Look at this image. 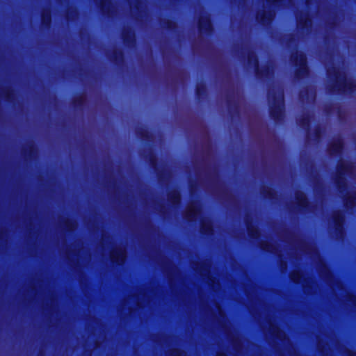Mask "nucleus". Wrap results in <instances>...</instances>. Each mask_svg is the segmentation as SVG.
I'll list each match as a JSON object with an SVG mask.
<instances>
[{
    "mask_svg": "<svg viewBox=\"0 0 356 356\" xmlns=\"http://www.w3.org/2000/svg\"><path fill=\"white\" fill-rule=\"evenodd\" d=\"M275 13L271 9L258 13L257 19L263 25L270 24L274 19Z\"/></svg>",
    "mask_w": 356,
    "mask_h": 356,
    "instance_id": "obj_11",
    "label": "nucleus"
},
{
    "mask_svg": "<svg viewBox=\"0 0 356 356\" xmlns=\"http://www.w3.org/2000/svg\"><path fill=\"white\" fill-rule=\"evenodd\" d=\"M270 4L276 3L280 6H288L291 3V0H266Z\"/></svg>",
    "mask_w": 356,
    "mask_h": 356,
    "instance_id": "obj_22",
    "label": "nucleus"
},
{
    "mask_svg": "<svg viewBox=\"0 0 356 356\" xmlns=\"http://www.w3.org/2000/svg\"><path fill=\"white\" fill-rule=\"evenodd\" d=\"M296 18L298 29H302L303 32L308 31L312 26V20L308 13L297 15Z\"/></svg>",
    "mask_w": 356,
    "mask_h": 356,
    "instance_id": "obj_9",
    "label": "nucleus"
},
{
    "mask_svg": "<svg viewBox=\"0 0 356 356\" xmlns=\"http://www.w3.org/2000/svg\"><path fill=\"white\" fill-rule=\"evenodd\" d=\"M327 74L330 79L334 82V91L339 92H350L353 91L356 87L355 81L348 79L346 74L339 69L333 67L327 68Z\"/></svg>",
    "mask_w": 356,
    "mask_h": 356,
    "instance_id": "obj_1",
    "label": "nucleus"
},
{
    "mask_svg": "<svg viewBox=\"0 0 356 356\" xmlns=\"http://www.w3.org/2000/svg\"><path fill=\"white\" fill-rule=\"evenodd\" d=\"M248 63L250 65H252L256 68V70L257 71L259 70V68H258V60H257V56H255L254 54L251 53V54H249V56H248Z\"/></svg>",
    "mask_w": 356,
    "mask_h": 356,
    "instance_id": "obj_20",
    "label": "nucleus"
},
{
    "mask_svg": "<svg viewBox=\"0 0 356 356\" xmlns=\"http://www.w3.org/2000/svg\"><path fill=\"white\" fill-rule=\"evenodd\" d=\"M270 115L275 120L282 118L284 113V92L280 87H274L269 90L268 95Z\"/></svg>",
    "mask_w": 356,
    "mask_h": 356,
    "instance_id": "obj_2",
    "label": "nucleus"
},
{
    "mask_svg": "<svg viewBox=\"0 0 356 356\" xmlns=\"http://www.w3.org/2000/svg\"><path fill=\"white\" fill-rule=\"evenodd\" d=\"M300 126L304 129H307L309 125V116L303 117L301 121H300Z\"/></svg>",
    "mask_w": 356,
    "mask_h": 356,
    "instance_id": "obj_24",
    "label": "nucleus"
},
{
    "mask_svg": "<svg viewBox=\"0 0 356 356\" xmlns=\"http://www.w3.org/2000/svg\"><path fill=\"white\" fill-rule=\"evenodd\" d=\"M209 280H210L211 282L214 283V281H213L211 278H210V279H209ZM218 288H219V284H217V285H216V286L215 285V284H213V289L214 291L218 290Z\"/></svg>",
    "mask_w": 356,
    "mask_h": 356,
    "instance_id": "obj_26",
    "label": "nucleus"
},
{
    "mask_svg": "<svg viewBox=\"0 0 356 356\" xmlns=\"http://www.w3.org/2000/svg\"><path fill=\"white\" fill-rule=\"evenodd\" d=\"M305 252L307 254H309L312 256L316 257L319 262V266H318V272L321 277L324 278L327 284L331 286L332 290L335 291L336 288H338L339 289H343V285L340 282H334L333 280V276L330 271V270L327 268V267L325 265V264L321 261L319 254L318 251L316 250L315 247H313L312 245H307L305 247Z\"/></svg>",
    "mask_w": 356,
    "mask_h": 356,
    "instance_id": "obj_3",
    "label": "nucleus"
},
{
    "mask_svg": "<svg viewBox=\"0 0 356 356\" xmlns=\"http://www.w3.org/2000/svg\"><path fill=\"white\" fill-rule=\"evenodd\" d=\"M186 353L178 349L171 350L169 353V356H185Z\"/></svg>",
    "mask_w": 356,
    "mask_h": 356,
    "instance_id": "obj_23",
    "label": "nucleus"
},
{
    "mask_svg": "<svg viewBox=\"0 0 356 356\" xmlns=\"http://www.w3.org/2000/svg\"><path fill=\"white\" fill-rule=\"evenodd\" d=\"M291 60L296 67H299L296 70V76L298 78L303 77L308 74L307 59L304 54L296 51L292 54Z\"/></svg>",
    "mask_w": 356,
    "mask_h": 356,
    "instance_id": "obj_5",
    "label": "nucleus"
},
{
    "mask_svg": "<svg viewBox=\"0 0 356 356\" xmlns=\"http://www.w3.org/2000/svg\"><path fill=\"white\" fill-rule=\"evenodd\" d=\"M351 299H355V297H352V298H351ZM353 301L354 302H356V301H355V300H353Z\"/></svg>",
    "mask_w": 356,
    "mask_h": 356,
    "instance_id": "obj_31",
    "label": "nucleus"
},
{
    "mask_svg": "<svg viewBox=\"0 0 356 356\" xmlns=\"http://www.w3.org/2000/svg\"><path fill=\"white\" fill-rule=\"evenodd\" d=\"M302 274L298 270H293L290 273L291 280L295 283H299L302 280Z\"/></svg>",
    "mask_w": 356,
    "mask_h": 356,
    "instance_id": "obj_19",
    "label": "nucleus"
},
{
    "mask_svg": "<svg viewBox=\"0 0 356 356\" xmlns=\"http://www.w3.org/2000/svg\"><path fill=\"white\" fill-rule=\"evenodd\" d=\"M199 29L201 33H209L212 31V25L209 16L204 13L199 19Z\"/></svg>",
    "mask_w": 356,
    "mask_h": 356,
    "instance_id": "obj_10",
    "label": "nucleus"
},
{
    "mask_svg": "<svg viewBox=\"0 0 356 356\" xmlns=\"http://www.w3.org/2000/svg\"><path fill=\"white\" fill-rule=\"evenodd\" d=\"M111 260L113 263L122 264L126 259V251L122 247H116L112 250L110 254Z\"/></svg>",
    "mask_w": 356,
    "mask_h": 356,
    "instance_id": "obj_8",
    "label": "nucleus"
},
{
    "mask_svg": "<svg viewBox=\"0 0 356 356\" xmlns=\"http://www.w3.org/2000/svg\"><path fill=\"white\" fill-rule=\"evenodd\" d=\"M343 221L344 216L341 211H338L333 213L330 225L334 229V234L337 239H343L344 237Z\"/></svg>",
    "mask_w": 356,
    "mask_h": 356,
    "instance_id": "obj_6",
    "label": "nucleus"
},
{
    "mask_svg": "<svg viewBox=\"0 0 356 356\" xmlns=\"http://www.w3.org/2000/svg\"><path fill=\"white\" fill-rule=\"evenodd\" d=\"M354 166L353 163L341 161L337 169V176L335 178V182L340 190L341 193L346 188V182L344 177L345 175L351 176L353 173Z\"/></svg>",
    "mask_w": 356,
    "mask_h": 356,
    "instance_id": "obj_4",
    "label": "nucleus"
},
{
    "mask_svg": "<svg viewBox=\"0 0 356 356\" xmlns=\"http://www.w3.org/2000/svg\"><path fill=\"white\" fill-rule=\"evenodd\" d=\"M247 229L250 236L257 238L259 236V231L253 225L247 223Z\"/></svg>",
    "mask_w": 356,
    "mask_h": 356,
    "instance_id": "obj_18",
    "label": "nucleus"
},
{
    "mask_svg": "<svg viewBox=\"0 0 356 356\" xmlns=\"http://www.w3.org/2000/svg\"><path fill=\"white\" fill-rule=\"evenodd\" d=\"M343 148V142L341 138L334 140L330 145L329 152L330 154H339Z\"/></svg>",
    "mask_w": 356,
    "mask_h": 356,
    "instance_id": "obj_13",
    "label": "nucleus"
},
{
    "mask_svg": "<svg viewBox=\"0 0 356 356\" xmlns=\"http://www.w3.org/2000/svg\"><path fill=\"white\" fill-rule=\"evenodd\" d=\"M200 207L198 202L191 203L184 213V218L188 221H195L200 214Z\"/></svg>",
    "mask_w": 356,
    "mask_h": 356,
    "instance_id": "obj_7",
    "label": "nucleus"
},
{
    "mask_svg": "<svg viewBox=\"0 0 356 356\" xmlns=\"http://www.w3.org/2000/svg\"><path fill=\"white\" fill-rule=\"evenodd\" d=\"M262 248L265 250H267L269 252H273V249L270 247V245L268 244H264L262 245Z\"/></svg>",
    "mask_w": 356,
    "mask_h": 356,
    "instance_id": "obj_25",
    "label": "nucleus"
},
{
    "mask_svg": "<svg viewBox=\"0 0 356 356\" xmlns=\"http://www.w3.org/2000/svg\"><path fill=\"white\" fill-rule=\"evenodd\" d=\"M137 306H138V307H140V303H139V302H138V303H137Z\"/></svg>",
    "mask_w": 356,
    "mask_h": 356,
    "instance_id": "obj_32",
    "label": "nucleus"
},
{
    "mask_svg": "<svg viewBox=\"0 0 356 356\" xmlns=\"http://www.w3.org/2000/svg\"><path fill=\"white\" fill-rule=\"evenodd\" d=\"M42 23L46 25L49 26L51 22V14L49 10L44 11L42 15Z\"/></svg>",
    "mask_w": 356,
    "mask_h": 356,
    "instance_id": "obj_21",
    "label": "nucleus"
},
{
    "mask_svg": "<svg viewBox=\"0 0 356 356\" xmlns=\"http://www.w3.org/2000/svg\"><path fill=\"white\" fill-rule=\"evenodd\" d=\"M217 356H227V355L224 353H218Z\"/></svg>",
    "mask_w": 356,
    "mask_h": 356,
    "instance_id": "obj_29",
    "label": "nucleus"
},
{
    "mask_svg": "<svg viewBox=\"0 0 356 356\" xmlns=\"http://www.w3.org/2000/svg\"><path fill=\"white\" fill-rule=\"evenodd\" d=\"M344 202L347 208L353 207L356 204V191L348 193Z\"/></svg>",
    "mask_w": 356,
    "mask_h": 356,
    "instance_id": "obj_14",
    "label": "nucleus"
},
{
    "mask_svg": "<svg viewBox=\"0 0 356 356\" xmlns=\"http://www.w3.org/2000/svg\"><path fill=\"white\" fill-rule=\"evenodd\" d=\"M286 268H287L286 263V262H283V263L282 264V268L284 270H286Z\"/></svg>",
    "mask_w": 356,
    "mask_h": 356,
    "instance_id": "obj_28",
    "label": "nucleus"
},
{
    "mask_svg": "<svg viewBox=\"0 0 356 356\" xmlns=\"http://www.w3.org/2000/svg\"><path fill=\"white\" fill-rule=\"evenodd\" d=\"M101 7L102 8V10H105L106 9V0H102L101 2Z\"/></svg>",
    "mask_w": 356,
    "mask_h": 356,
    "instance_id": "obj_27",
    "label": "nucleus"
},
{
    "mask_svg": "<svg viewBox=\"0 0 356 356\" xmlns=\"http://www.w3.org/2000/svg\"><path fill=\"white\" fill-rule=\"evenodd\" d=\"M296 199L300 206L307 207L308 201L304 193L301 191L296 192Z\"/></svg>",
    "mask_w": 356,
    "mask_h": 356,
    "instance_id": "obj_16",
    "label": "nucleus"
},
{
    "mask_svg": "<svg viewBox=\"0 0 356 356\" xmlns=\"http://www.w3.org/2000/svg\"><path fill=\"white\" fill-rule=\"evenodd\" d=\"M201 232L206 234H211L213 232V228L210 220H203L201 222Z\"/></svg>",
    "mask_w": 356,
    "mask_h": 356,
    "instance_id": "obj_15",
    "label": "nucleus"
},
{
    "mask_svg": "<svg viewBox=\"0 0 356 356\" xmlns=\"http://www.w3.org/2000/svg\"><path fill=\"white\" fill-rule=\"evenodd\" d=\"M311 95H312V99H314V97H315V96H314V92H312V94H311Z\"/></svg>",
    "mask_w": 356,
    "mask_h": 356,
    "instance_id": "obj_30",
    "label": "nucleus"
},
{
    "mask_svg": "<svg viewBox=\"0 0 356 356\" xmlns=\"http://www.w3.org/2000/svg\"><path fill=\"white\" fill-rule=\"evenodd\" d=\"M169 201L174 205L178 204L180 202V194L177 191H173L168 194Z\"/></svg>",
    "mask_w": 356,
    "mask_h": 356,
    "instance_id": "obj_17",
    "label": "nucleus"
},
{
    "mask_svg": "<svg viewBox=\"0 0 356 356\" xmlns=\"http://www.w3.org/2000/svg\"><path fill=\"white\" fill-rule=\"evenodd\" d=\"M269 332L275 338L281 341H284L286 339V334L284 332L281 330L279 327L273 323H270Z\"/></svg>",
    "mask_w": 356,
    "mask_h": 356,
    "instance_id": "obj_12",
    "label": "nucleus"
}]
</instances>
